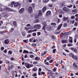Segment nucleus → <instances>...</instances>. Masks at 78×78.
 Wrapping results in <instances>:
<instances>
[{
  "instance_id": "obj_1",
  "label": "nucleus",
  "mask_w": 78,
  "mask_h": 78,
  "mask_svg": "<svg viewBox=\"0 0 78 78\" xmlns=\"http://www.w3.org/2000/svg\"><path fill=\"white\" fill-rule=\"evenodd\" d=\"M33 8L31 6H30L28 8V12L29 14H31L33 12Z\"/></svg>"
},
{
  "instance_id": "obj_2",
  "label": "nucleus",
  "mask_w": 78,
  "mask_h": 78,
  "mask_svg": "<svg viewBox=\"0 0 78 78\" xmlns=\"http://www.w3.org/2000/svg\"><path fill=\"white\" fill-rule=\"evenodd\" d=\"M34 28L36 30H39L41 28V26L40 24H35L34 26Z\"/></svg>"
},
{
  "instance_id": "obj_3",
  "label": "nucleus",
  "mask_w": 78,
  "mask_h": 78,
  "mask_svg": "<svg viewBox=\"0 0 78 78\" xmlns=\"http://www.w3.org/2000/svg\"><path fill=\"white\" fill-rule=\"evenodd\" d=\"M25 66L27 68V69H30V67H33V65H31L29 63H26L25 64Z\"/></svg>"
},
{
  "instance_id": "obj_4",
  "label": "nucleus",
  "mask_w": 78,
  "mask_h": 78,
  "mask_svg": "<svg viewBox=\"0 0 78 78\" xmlns=\"http://www.w3.org/2000/svg\"><path fill=\"white\" fill-rule=\"evenodd\" d=\"M63 10L66 12H69L70 11V9L66 7H64L63 8Z\"/></svg>"
},
{
  "instance_id": "obj_5",
  "label": "nucleus",
  "mask_w": 78,
  "mask_h": 78,
  "mask_svg": "<svg viewBox=\"0 0 78 78\" xmlns=\"http://www.w3.org/2000/svg\"><path fill=\"white\" fill-rule=\"evenodd\" d=\"M71 50L73 51V52L74 53H76L78 52V50H77V49H76V48L75 47H72L71 48Z\"/></svg>"
},
{
  "instance_id": "obj_6",
  "label": "nucleus",
  "mask_w": 78,
  "mask_h": 78,
  "mask_svg": "<svg viewBox=\"0 0 78 78\" xmlns=\"http://www.w3.org/2000/svg\"><path fill=\"white\" fill-rule=\"evenodd\" d=\"M25 11V9L24 8H21L19 11V13H23L24 12V11Z\"/></svg>"
},
{
  "instance_id": "obj_7",
  "label": "nucleus",
  "mask_w": 78,
  "mask_h": 78,
  "mask_svg": "<svg viewBox=\"0 0 78 78\" xmlns=\"http://www.w3.org/2000/svg\"><path fill=\"white\" fill-rule=\"evenodd\" d=\"M15 3V2H12L11 3H9L8 4L9 6H11V7H12L13 6V5H14V4Z\"/></svg>"
},
{
  "instance_id": "obj_8",
  "label": "nucleus",
  "mask_w": 78,
  "mask_h": 78,
  "mask_svg": "<svg viewBox=\"0 0 78 78\" xmlns=\"http://www.w3.org/2000/svg\"><path fill=\"white\" fill-rule=\"evenodd\" d=\"M74 60H77L78 59V56L76 55H74L72 58Z\"/></svg>"
},
{
  "instance_id": "obj_9",
  "label": "nucleus",
  "mask_w": 78,
  "mask_h": 78,
  "mask_svg": "<svg viewBox=\"0 0 78 78\" xmlns=\"http://www.w3.org/2000/svg\"><path fill=\"white\" fill-rule=\"evenodd\" d=\"M13 25L14 27H17V22L16 21H14L13 22Z\"/></svg>"
},
{
  "instance_id": "obj_10",
  "label": "nucleus",
  "mask_w": 78,
  "mask_h": 78,
  "mask_svg": "<svg viewBox=\"0 0 78 78\" xmlns=\"http://www.w3.org/2000/svg\"><path fill=\"white\" fill-rule=\"evenodd\" d=\"M9 7H5L4 8V11L6 12H9Z\"/></svg>"
},
{
  "instance_id": "obj_11",
  "label": "nucleus",
  "mask_w": 78,
  "mask_h": 78,
  "mask_svg": "<svg viewBox=\"0 0 78 78\" xmlns=\"http://www.w3.org/2000/svg\"><path fill=\"white\" fill-rule=\"evenodd\" d=\"M69 17H66V18L65 17H64L63 18V21H66L67 20H69Z\"/></svg>"
},
{
  "instance_id": "obj_12",
  "label": "nucleus",
  "mask_w": 78,
  "mask_h": 78,
  "mask_svg": "<svg viewBox=\"0 0 78 78\" xmlns=\"http://www.w3.org/2000/svg\"><path fill=\"white\" fill-rule=\"evenodd\" d=\"M73 66L74 67L75 69H76L78 68V66L76 64H75V63H74Z\"/></svg>"
},
{
  "instance_id": "obj_13",
  "label": "nucleus",
  "mask_w": 78,
  "mask_h": 78,
  "mask_svg": "<svg viewBox=\"0 0 78 78\" xmlns=\"http://www.w3.org/2000/svg\"><path fill=\"white\" fill-rule=\"evenodd\" d=\"M51 14V12L50 11H48L46 13V16H49V15H50Z\"/></svg>"
},
{
  "instance_id": "obj_14",
  "label": "nucleus",
  "mask_w": 78,
  "mask_h": 78,
  "mask_svg": "<svg viewBox=\"0 0 78 78\" xmlns=\"http://www.w3.org/2000/svg\"><path fill=\"white\" fill-rule=\"evenodd\" d=\"M4 42L5 44H8V43H9V40L8 39L5 40L4 41Z\"/></svg>"
},
{
  "instance_id": "obj_15",
  "label": "nucleus",
  "mask_w": 78,
  "mask_h": 78,
  "mask_svg": "<svg viewBox=\"0 0 78 78\" xmlns=\"http://www.w3.org/2000/svg\"><path fill=\"white\" fill-rule=\"evenodd\" d=\"M42 11L41 10L39 11V13L38 15V16H42Z\"/></svg>"
},
{
  "instance_id": "obj_16",
  "label": "nucleus",
  "mask_w": 78,
  "mask_h": 78,
  "mask_svg": "<svg viewBox=\"0 0 78 78\" xmlns=\"http://www.w3.org/2000/svg\"><path fill=\"white\" fill-rule=\"evenodd\" d=\"M37 70V67H34V68H33L32 70V71H34V72H36Z\"/></svg>"
},
{
  "instance_id": "obj_17",
  "label": "nucleus",
  "mask_w": 78,
  "mask_h": 78,
  "mask_svg": "<svg viewBox=\"0 0 78 78\" xmlns=\"http://www.w3.org/2000/svg\"><path fill=\"white\" fill-rule=\"evenodd\" d=\"M19 6V2H15L14 4V6L15 7H17V6Z\"/></svg>"
},
{
  "instance_id": "obj_18",
  "label": "nucleus",
  "mask_w": 78,
  "mask_h": 78,
  "mask_svg": "<svg viewBox=\"0 0 78 78\" xmlns=\"http://www.w3.org/2000/svg\"><path fill=\"white\" fill-rule=\"evenodd\" d=\"M47 27H48L47 26V25L45 24V25H44L42 29L43 30H45V28H47Z\"/></svg>"
},
{
  "instance_id": "obj_19",
  "label": "nucleus",
  "mask_w": 78,
  "mask_h": 78,
  "mask_svg": "<svg viewBox=\"0 0 78 78\" xmlns=\"http://www.w3.org/2000/svg\"><path fill=\"white\" fill-rule=\"evenodd\" d=\"M47 10V8L45 7H44L42 9V12H44L45 11Z\"/></svg>"
},
{
  "instance_id": "obj_20",
  "label": "nucleus",
  "mask_w": 78,
  "mask_h": 78,
  "mask_svg": "<svg viewBox=\"0 0 78 78\" xmlns=\"http://www.w3.org/2000/svg\"><path fill=\"white\" fill-rule=\"evenodd\" d=\"M62 26V24H61L59 25L58 26V27L57 28V30H60L61 28V27Z\"/></svg>"
},
{
  "instance_id": "obj_21",
  "label": "nucleus",
  "mask_w": 78,
  "mask_h": 78,
  "mask_svg": "<svg viewBox=\"0 0 78 78\" xmlns=\"http://www.w3.org/2000/svg\"><path fill=\"white\" fill-rule=\"evenodd\" d=\"M69 42H70V43H72V38L71 37H70L69 38Z\"/></svg>"
},
{
  "instance_id": "obj_22",
  "label": "nucleus",
  "mask_w": 78,
  "mask_h": 78,
  "mask_svg": "<svg viewBox=\"0 0 78 78\" xmlns=\"http://www.w3.org/2000/svg\"><path fill=\"white\" fill-rule=\"evenodd\" d=\"M47 30H48V31H51V30H52V28H51V27H48L47 28Z\"/></svg>"
},
{
  "instance_id": "obj_23",
  "label": "nucleus",
  "mask_w": 78,
  "mask_h": 78,
  "mask_svg": "<svg viewBox=\"0 0 78 78\" xmlns=\"http://www.w3.org/2000/svg\"><path fill=\"white\" fill-rule=\"evenodd\" d=\"M35 60H36V61H39V59H40V58L38 57H35Z\"/></svg>"
},
{
  "instance_id": "obj_24",
  "label": "nucleus",
  "mask_w": 78,
  "mask_h": 78,
  "mask_svg": "<svg viewBox=\"0 0 78 78\" xmlns=\"http://www.w3.org/2000/svg\"><path fill=\"white\" fill-rule=\"evenodd\" d=\"M48 1H49V0H43V2L45 3H47Z\"/></svg>"
},
{
  "instance_id": "obj_25",
  "label": "nucleus",
  "mask_w": 78,
  "mask_h": 78,
  "mask_svg": "<svg viewBox=\"0 0 78 78\" xmlns=\"http://www.w3.org/2000/svg\"><path fill=\"white\" fill-rule=\"evenodd\" d=\"M51 59V57L49 56L46 59L48 60V61H49V60H50Z\"/></svg>"
},
{
  "instance_id": "obj_26",
  "label": "nucleus",
  "mask_w": 78,
  "mask_h": 78,
  "mask_svg": "<svg viewBox=\"0 0 78 78\" xmlns=\"http://www.w3.org/2000/svg\"><path fill=\"white\" fill-rule=\"evenodd\" d=\"M23 53H28V51L26 50H24L23 51Z\"/></svg>"
},
{
  "instance_id": "obj_27",
  "label": "nucleus",
  "mask_w": 78,
  "mask_h": 78,
  "mask_svg": "<svg viewBox=\"0 0 78 78\" xmlns=\"http://www.w3.org/2000/svg\"><path fill=\"white\" fill-rule=\"evenodd\" d=\"M33 64L34 65H36V64H37V61H34L33 62Z\"/></svg>"
},
{
  "instance_id": "obj_28",
  "label": "nucleus",
  "mask_w": 78,
  "mask_h": 78,
  "mask_svg": "<svg viewBox=\"0 0 78 78\" xmlns=\"http://www.w3.org/2000/svg\"><path fill=\"white\" fill-rule=\"evenodd\" d=\"M31 45L33 47H36V44H31Z\"/></svg>"
},
{
  "instance_id": "obj_29",
  "label": "nucleus",
  "mask_w": 78,
  "mask_h": 78,
  "mask_svg": "<svg viewBox=\"0 0 78 78\" xmlns=\"http://www.w3.org/2000/svg\"><path fill=\"white\" fill-rule=\"evenodd\" d=\"M51 37L52 39H55L56 38V37H55V36H54V35H51Z\"/></svg>"
},
{
  "instance_id": "obj_30",
  "label": "nucleus",
  "mask_w": 78,
  "mask_h": 78,
  "mask_svg": "<svg viewBox=\"0 0 78 78\" xmlns=\"http://www.w3.org/2000/svg\"><path fill=\"white\" fill-rule=\"evenodd\" d=\"M51 25H56V23H51Z\"/></svg>"
},
{
  "instance_id": "obj_31",
  "label": "nucleus",
  "mask_w": 78,
  "mask_h": 78,
  "mask_svg": "<svg viewBox=\"0 0 78 78\" xmlns=\"http://www.w3.org/2000/svg\"><path fill=\"white\" fill-rule=\"evenodd\" d=\"M73 12H77V10L76 9H74L72 11Z\"/></svg>"
},
{
  "instance_id": "obj_32",
  "label": "nucleus",
  "mask_w": 78,
  "mask_h": 78,
  "mask_svg": "<svg viewBox=\"0 0 78 78\" xmlns=\"http://www.w3.org/2000/svg\"><path fill=\"white\" fill-rule=\"evenodd\" d=\"M13 11H14V10H13V9H12L10 8H9V11L12 12Z\"/></svg>"
},
{
  "instance_id": "obj_33",
  "label": "nucleus",
  "mask_w": 78,
  "mask_h": 78,
  "mask_svg": "<svg viewBox=\"0 0 78 78\" xmlns=\"http://www.w3.org/2000/svg\"><path fill=\"white\" fill-rule=\"evenodd\" d=\"M12 53V51H9L8 52V54H9V55H11Z\"/></svg>"
},
{
  "instance_id": "obj_34",
  "label": "nucleus",
  "mask_w": 78,
  "mask_h": 78,
  "mask_svg": "<svg viewBox=\"0 0 78 78\" xmlns=\"http://www.w3.org/2000/svg\"><path fill=\"white\" fill-rule=\"evenodd\" d=\"M72 6H73V5H69L67 6V7H68V8H72Z\"/></svg>"
},
{
  "instance_id": "obj_35",
  "label": "nucleus",
  "mask_w": 78,
  "mask_h": 78,
  "mask_svg": "<svg viewBox=\"0 0 78 78\" xmlns=\"http://www.w3.org/2000/svg\"><path fill=\"white\" fill-rule=\"evenodd\" d=\"M48 6V7H51L52 6H53V5H52L51 4H49Z\"/></svg>"
},
{
  "instance_id": "obj_36",
  "label": "nucleus",
  "mask_w": 78,
  "mask_h": 78,
  "mask_svg": "<svg viewBox=\"0 0 78 78\" xmlns=\"http://www.w3.org/2000/svg\"><path fill=\"white\" fill-rule=\"evenodd\" d=\"M74 26L75 27H77V26H78V23L75 22L74 24Z\"/></svg>"
},
{
  "instance_id": "obj_37",
  "label": "nucleus",
  "mask_w": 78,
  "mask_h": 78,
  "mask_svg": "<svg viewBox=\"0 0 78 78\" xmlns=\"http://www.w3.org/2000/svg\"><path fill=\"white\" fill-rule=\"evenodd\" d=\"M69 55L70 56H71L72 57V58H73V56L74 55H73V54H69Z\"/></svg>"
},
{
  "instance_id": "obj_38",
  "label": "nucleus",
  "mask_w": 78,
  "mask_h": 78,
  "mask_svg": "<svg viewBox=\"0 0 78 78\" xmlns=\"http://www.w3.org/2000/svg\"><path fill=\"white\" fill-rule=\"evenodd\" d=\"M31 6L33 7V8H34V6H35V5H34V4L33 3L31 4Z\"/></svg>"
},
{
  "instance_id": "obj_39",
  "label": "nucleus",
  "mask_w": 78,
  "mask_h": 78,
  "mask_svg": "<svg viewBox=\"0 0 78 78\" xmlns=\"http://www.w3.org/2000/svg\"><path fill=\"white\" fill-rule=\"evenodd\" d=\"M5 33V31H1L0 32V34H4V33Z\"/></svg>"
},
{
  "instance_id": "obj_40",
  "label": "nucleus",
  "mask_w": 78,
  "mask_h": 78,
  "mask_svg": "<svg viewBox=\"0 0 78 78\" xmlns=\"http://www.w3.org/2000/svg\"><path fill=\"white\" fill-rule=\"evenodd\" d=\"M56 67H55L53 69V70L54 71V72H56Z\"/></svg>"
},
{
  "instance_id": "obj_41",
  "label": "nucleus",
  "mask_w": 78,
  "mask_h": 78,
  "mask_svg": "<svg viewBox=\"0 0 78 78\" xmlns=\"http://www.w3.org/2000/svg\"><path fill=\"white\" fill-rule=\"evenodd\" d=\"M73 45V44H68V46H71Z\"/></svg>"
},
{
  "instance_id": "obj_42",
  "label": "nucleus",
  "mask_w": 78,
  "mask_h": 78,
  "mask_svg": "<svg viewBox=\"0 0 78 78\" xmlns=\"http://www.w3.org/2000/svg\"><path fill=\"white\" fill-rule=\"evenodd\" d=\"M66 41H67V40H62V43H65V42L66 43Z\"/></svg>"
},
{
  "instance_id": "obj_43",
  "label": "nucleus",
  "mask_w": 78,
  "mask_h": 78,
  "mask_svg": "<svg viewBox=\"0 0 78 78\" xmlns=\"http://www.w3.org/2000/svg\"><path fill=\"white\" fill-rule=\"evenodd\" d=\"M30 27H26L25 28V30H27V31H28V30H29V29H30Z\"/></svg>"
},
{
  "instance_id": "obj_44",
  "label": "nucleus",
  "mask_w": 78,
  "mask_h": 78,
  "mask_svg": "<svg viewBox=\"0 0 78 78\" xmlns=\"http://www.w3.org/2000/svg\"><path fill=\"white\" fill-rule=\"evenodd\" d=\"M71 23L73 24L74 23H75V21L74 20H71Z\"/></svg>"
},
{
  "instance_id": "obj_45",
  "label": "nucleus",
  "mask_w": 78,
  "mask_h": 78,
  "mask_svg": "<svg viewBox=\"0 0 78 78\" xmlns=\"http://www.w3.org/2000/svg\"><path fill=\"white\" fill-rule=\"evenodd\" d=\"M14 28H11L10 30V32H12V31H14Z\"/></svg>"
},
{
  "instance_id": "obj_46",
  "label": "nucleus",
  "mask_w": 78,
  "mask_h": 78,
  "mask_svg": "<svg viewBox=\"0 0 78 78\" xmlns=\"http://www.w3.org/2000/svg\"><path fill=\"white\" fill-rule=\"evenodd\" d=\"M67 23H65L64 24V26L65 27H67Z\"/></svg>"
},
{
  "instance_id": "obj_47",
  "label": "nucleus",
  "mask_w": 78,
  "mask_h": 78,
  "mask_svg": "<svg viewBox=\"0 0 78 78\" xmlns=\"http://www.w3.org/2000/svg\"><path fill=\"white\" fill-rule=\"evenodd\" d=\"M32 36H36V33H33L32 34Z\"/></svg>"
},
{
  "instance_id": "obj_48",
  "label": "nucleus",
  "mask_w": 78,
  "mask_h": 78,
  "mask_svg": "<svg viewBox=\"0 0 78 78\" xmlns=\"http://www.w3.org/2000/svg\"><path fill=\"white\" fill-rule=\"evenodd\" d=\"M3 9L2 8V7H0V12L3 11Z\"/></svg>"
},
{
  "instance_id": "obj_49",
  "label": "nucleus",
  "mask_w": 78,
  "mask_h": 78,
  "mask_svg": "<svg viewBox=\"0 0 78 78\" xmlns=\"http://www.w3.org/2000/svg\"><path fill=\"white\" fill-rule=\"evenodd\" d=\"M56 51V50L55 49H54L53 50V53H55V51Z\"/></svg>"
},
{
  "instance_id": "obj_50",
  "label": "nucleus",
  "mask_w": 78,
  "mask_h": 78,
  "mask_svg": "<svg viewBox=\"0 0 78 78\" xmlns=\"http://www.w3.org/2000/svg\"><path fill=\"white\" fill-rule=\"evenodd\" d=\"M34 55H30V58H34Z\"/></svg>"
},
{
  "instance_id": "obj_51",
  "label": "nucleus",
  "mask_w": 78,
  "mask_h": 78,
  "mask_svg": "<svg viewBox=\"0 0 78 78\" xmlns=\"http://www.w3.org/2000/svg\"><path fill=\"white\" fill-rule=\"evenodd\" d=\"M33 40V39H29V42H32Z\"/></svg>"
},
{
  "instance_id": "obj_52",
  "label": "nucleus",
  "mask_w": 78,
  "mask_h": 78,
  "mask_svg": "<svg viewBox=\"0 0 78 78\" xmlns=\"http://www.w3.org/2000/svg\"><path fill=\"white\" fill-rule=\"evenodd\" d=\"M71 19H75V16H72L71 17Z\"/></svg>"
},
{
  "instance_id": "obj_53",
  "label": "nucleus",
  "mask_w": 78,
  "mask_h": 78,
  "mask_svg": "<svg viewBox=\"0 0 78 78\" xmlns=\"http://www.w3.org/2000/svg\"><path fill=\"white\" fill-rule=\"evenodd\" d=\"M23 41L24 42H25V43H27V42H28V40H24Z\"/></svg>"
},
{
  "instance_id": "obj_54",
  "label": "nucleus",
  "mask_w": 78,
  "mask_h": 78,
  "mask_svg": "<svg viewBox=\"0 0 78 78\" xmlns=\"http://www.w3.org/2000/svg\"><path fill=\"white\" fill-rule=\"evenodd\" d=\"M57 63H58V64H60V60H57Z\"/></svg>"
},
{
  "instance_id": "obj_55",
  "label": "nucleus",
  "mask_w": 78,
  "mask_h": 78,
  "mask_svg": "<svg viewBox=\"0 0 78 78\" xmlns=\"http://www.w3.org/2000/svg\"><path fill=\"white\" fill-rule=\"evenodd\" d=\"M22 34L23 36H25V32H22Z\"/></svg>"
},
{
  "instance_id": "obj_56",
  "label": "nucleus",
  "mask_w": 78,
  "mask_h": 78,
  "mask_svg": "<svg viewBox=\"0 0 78 78\" xmlns=\"http://www.w3.org/2000/svg\"><path fill=\"white\" fill-rule=\"evenodd\" d=\"M31 36V34H28L27 36V37H30Z\"/></svg>"
},
{
  "instance_id": "obj_57",
  "label": "nucleus",
  "mask_w": 78,
  "mask_h": 78,
  "mask_svg": "<svg viewBox=\"0 0 78 78\" xmlns=\"http://www.w3.org/2000/svg\"><path fill=\"white\" fill-rule=\"evenodd\" d=\"M58 17H60V18H61V17H62V15H58Z\"/></svg>"
},
{
  "instance_id": "obj_58",
  "label": "nucleus",
  "mask_w": 78,
  "mask_h": 78,
  "mask_svg": "<svg viewBox=\"0 0 78 78\" xmlns=\"http://www.w3.org/2000/svg\"><path fill=\"white\" fill-rule=\"evenodd\" d=\"M44 64H46V65H47V66H48V65H49V63H48V62H46Z\"/></svg>"
},
{
  "instance_id": "obj_59",
  "label": "nucleus",
  "mask_w": 78,
  "mask_h": 78,
  "mask_svg": "<svg viewBox=\"0 0 78 78\" xmlns=\"http://www.w3.org/2000/svg\"><path fill=\"white\" fill-rule=\"evenodd\" d=\"M75 20H76V22H78V18H76L75 19Z\"/></svg>"
},
{
  "instance_id": "obj_60",
  "label": "nucleus",
  "mask_w": 78,
  "mask_h": 78,
  "mask_svg": "<svg viewBox=\"0 0 78 78\" xmlns=\"http://www.w3.org/2000/svg\"><path fill=\"white\" fill-rule=\"evenodd\" d=\"M39 75H42V73H41L40 72H38Z\"/></svg>"
},
{
  "instance_id": "obj_61",
  "label": "nucleus",
  "mask_w": 78,
  "mask_h": 78,
  "mask_svg": "<svg viewBox=\"0 0 78 78\" xmlns=\"http://www.w3.org/2000/svg\"><path fill=\"white\" fill-rule=\"evenodd\" d=\"M42 70V69H41V68H39L38 70V72H41Z\"/></svg>"
},
{
  "instance_id": "obj_62",
  "label": "nucleus",
  "mask_w": 78,
  "mask_h": 78,
  "mask_svg": "<svg viewBox=\"0 0 78 78\" xmlns=\"http://www.w3.org/2000/svg\"><path fill=\"white\" fill-rule=\"evenodd\" d=\"M14 58H13V57H12L11 58V61H14Z\"/></svg>"
},
{
  "instance_id": "obj_63",
  "label": "nucleus",
  "mask_w": 78,
  "mask_h": 78,
  "mask_svg": "<svg viewBox=\"0 0 78 78\" xmlns=\"http://www.w3.org/2000/svg\"><path fill=\"white\" fill-rule=\"evenodd\" d=\"M37 35H38V36L40 35L41 34V32H38L37 33Z\"/></svg>"
},
{
  "instance_id": "obj_64",
  "label": "nucleus",
  "mask_w": 78,
  "mask_h": 78,
  "mask_svg": "<svg viewBox=\"0 0 78 78\" xmlns=\"http://www.w3.org/2000/svg\"><path fill=\"white\" fill-rule=\"evenodd\" d=\"M33 76H36V74L34 73V74L32 75Z\"/></svg>"
}]
</instances>
